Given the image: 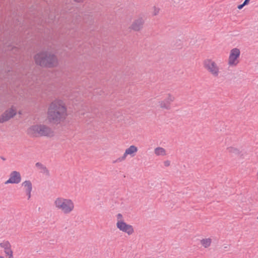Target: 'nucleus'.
<instances>
[{"label":"nucleus","instance_id":"obj_25","mask_svg":"<svg viewBox=\"0 0 258 258\" xmlns=\"http://www.w3.org/2000/svg\"><path fill=\"white\" fill-rule=\"evenodd\" d=\"M36 166V167H40L41 168V169H42V167H44V165H43L40 162H37L35 164Z\"/></svg>","mask_w":258,"mask_h":258},{"label":"nucleus","instance_id":"obj_7","mask_svg":"<svg viewBox=\"0 0 258 258\" xmlns=\"http://www.w3.org/2000/svg\"><path fill=\"white\" fill-rule=\"evenodd\" d=\"M240 54V50L238 48H234L231 50L228 59V63L230 66H235L237 64V59Z\"/></svg>","mask_w":258,"mask_h":258},{"label":"nucleus","instance_id":"obj_32","mask_svg":"<svg viewBox=\"0 0 258 258\" xmlns=\"http://www.w3.org/2000/svg\"><path fill=\"white\" fill-rule=\"evenodd\" d=\"M178 42H179V44H177V46H180V47H181V41H180V40H178Z\"/></svg>","mask_w":258,"mask_h":258},{"label":"nucleus","instance_id":"obj_24","mask_svg":"<svg viewBox=\"0 0 258 258\" xmlns=\"http://www.w3.org/2000/svg\"><path fill=\"white\" fill-rule=\"evenodd\" d=\"M170 162L168 160H166L164 162V166L166 167L169 166L170 165Z\"/></svg>","mask_w":258,"mask_h":258},{"label":"nucleus","instance_id":"obj_8","mask_svg":"<svg viewBox=\"0 0 258 258\" xmlns=\"http://www.w3.org/2000/svg\"><path fill=\"white\" fill-rule=\"evenodd\" d=\"M21 181V176L20 173L17 171H13L10 173V178L5 182V184H18Z\"/></svg>","mask_w":258,"mask_h":258},{"label":"nucleus","instance_id":"obj_36","mask_svg":"<svg viewBox=\"0 0 258 258\" xmlns=\"http://www.w3.org/2000/svg\"><path fill=\"white\" fill-rule=\"evenodd\" d=\"M257 219H258V217H257Z\"/></svg>","mask_w":258,"mask_h":258},{"label":"nucleus","instance_id":"obj_16","mask_svg":"<svg viewBox=\"0 0 258 258\" xmlns=\"http://www.w3.org/2000/svg\"><path fill=\"white\" fill-rule=\"evenodd\" d=\"M211 243V239L210 238L203 239L201 240L202 244L205 247L210 246Z\"/></svg>","mask_w":258,"mask_h":258},{"label":"nucleus","instance_id":"obj_17","mask_svg":"<svg viewBox=\"0 0 258 258\" xmlns=\"http://www.w3.org/2000/svg\"><path fill=\"white\" fill-rule=\"evenodd\" d=\"M227 149L232 154L238 155L240 153L239 150L234 147H230L227 148Z\"/></svg>","mask_w":258,"mask_h":258},{"label":"nucleus","instance_id":"obj_20","mask_svg":"<svg viewBox=\"0 0 258 258\" xmlns=\"http://www.w3.org/2000/svg\"><path fill=\"white\" fill-rule=\"evenodd\" d=\"M42 169L43 170V172L45 173L47 176L50 175L49 171L45 166L42 167Z\"/></svg>","mask_w":258,"mask_h":258},{"label":"nucleus","instance_id":"obj_23","mask_svg":"<svg viewBox=\"0 0 258 258\" xmlns=\"http://www.w3.org/2000/svg\"><path fill=\"white\" fill-rule=\"evenodd\" d=\"M116 217H117V221L118 220H122L121 219L122 218V215L120 213H119L117 215H116Z\"/></svg>","mask_w":258,"mask_h":258},{"label":"nucleus","instance_id":"obj_21","mask_svg":"<svg viewBox=\"0 0 258 258\" xmlns=\"http://www.w3.org/2000/svg\"><path fill=\"white\" fill-rule=\"evenodd\" d=\"M32 190L26 191V194L28 197V200H29L31 198V192Z\"/></svg>","mask_w":258,"mask_h":258},{"label":"nucleus","instance_id":"obj_18","mask_svg":"<svg viewBox=\"0 0 258 258\" xmlns=\"http://www.w3.org/2000/svg\"><path fill=\"white\" fill-rule=\"evenodd\" d=\"M0 246L5 249V250H7V249H10L11 248V244L8 241H4L0 243Z\"/></svg>","mask_w":258,"mask_h":258},{"label":"nucleus","instance_id":"obj_33","mask_svg":"<svg viewBox=\"0 0 258 258\" xmlns=\"http://www.w3.org/2000/svg\"><path fill=\"white\" fill-rule=\"evenodd\" d=\"M78 17H79V18H77V19H78L79 21H81V17L80 15H79V16H78Z\"/></svg>","mask_w":258,"mask_h":258},{"label":"nucleus","instance_id":"obj_14","mask_svg":"<svg viewBox=\"0 0 258 258\" xmlns=\"http://www.w3.org/2000/svg\"><path fill=\"white\" fill-rule=\"evenodd\" d=\"M26 191H30L32 189V184L30 180H25L22 183Z\"/></svg>","mask_w":258,"mask_h":258},{"label":"nucleus","instance_id":"obj_28","mask_svg":"<svg viewBox=\"0 0 258 258\" xmlns=\"http://www.w3.org/2000/svg\"><path fill=\"white\" fill-rule=\"evenodd\" d=\"M244 6H243V4H240V5H239L238 6H237V8L239 9V10H241V9H242V8L244 7Z\"/></svg>","mask_w":258,"mask_h":258},{"label":"nucleus","instance_id":"obj_12","mask_svg":"<svg viewBox=\"0 0 258 258\" xmlns=\"http://www.w3.org/2000/svg\"><path fill=\"white\" fill-rule=\"evenodd\" d=\"M39 131L40 137L49 136L53 133L50 127L46 125L41 124L40 127H39Z\"/></svg>","mask_w":258,"mask_h":258},{"label":"nucleus","instance_id":"obj_11","mask_svg":"<svg viewBox=\"0 0 258 258\" xmlns=\"http://www.w3.org/2000/svg\"><path fill=\"white\" fill-rule=\"evenodd\" d=\"M144 22L143 18H139L133 22L130 28L135 31H139L143 28Z\"/></svg>","mask_w":258,"mask_h":258},{"label":"nucleus","instance_id":"obj_22","mask_svg":"<svg viewBox=\"0 0 258 258\" xmlns=\"http://www.w3.org/2000/svg\"><path fill=\"white\" fill-rule=\"evenodd\" d=\"M32 190L26 191V194L28 197V200H29L31 198V192Z\"/></svg>","mask_w":258,"mask_h":258},{"label":"nucleus","instance_id":"obj_35","mask_svg":"<svg viewBox=\"0 0 258 258\" xmlns=\"http://www.w3.org/2000/svg\"><path fill=\"white\" fill-rule=\"evenodd\" d=\"M0 258H4V256H0Z\"/></svg>","mask_w":258,"mask_h":258},{"label":"nucleus","instance_id":"obj_3","mask_svg":"<svg viewBox=\"0 0 258 258\" xmlns=\"http://www.w3.org/2000/svg\"><path fill=\"white\" fill-rule=\"evenodd\" d=\"M55 205L58 209H61L64 214H69L73 211L74 205L71 200L58 198L55 200Z\"/></svg>","mask_w":258,"mask_h":258},{"label":"nucleus","instance_id":"obj_19","mask_svg":"<svg viewBox=\"0 0 258 258\" xmlns=\"http://www.w3.org/2000/svg\"><path fill=\"white\" fill-rule=\"evenodd\" d=\"M126 156L127 155H125V153H124L122 157L117 159L115 161H114V162H118L124 160L126 158Z\"/></svg>","mask_w":258,"mask_h":258},{"label":"nucleus","instance_id":"obj_27","mask_svg":"<svg viewBox=\"0 0 258 258\" xmlns=\"http://www.w3.org/2000/svg\"><path fill=\"white\" fill-rule=\"evenodd\" d=\"M249 2H250V0H245L243 3V6L247 5V4H248Z\"/></svg>","mask_w":258,"mask_h":258},{"label":"nucleus","instance_id":"obj_2","mask_svg":"<svg viewBox=\"0 0 258 258\" xmlns=\"http://www.w3.org/2000/svg\"><path fill=\"white\" fill-rule=\"evenodd\" d=\"M34 60L36 65L42 68H53L58 65L57 56L48 50H42L34 55Z\"/></svg>","mask_w":258,"mask_h":258},{"label":"nucleus","instance_id":"obj_30","mask_svg":"<svg viewBox=\"0 0 258 258\" xmlns=\"http://www.w3.org/2000/svg\"><path fill=\"white\" fill-rule=\"evenodd\" d=\"M9 258H13V251H10V256H9Z\"/></svg>","mask_w":258,"mask_h":258},{"label":"nucleus","instance_id":"obj_31","mask_svg":"<svg viewBox=\"0 0 258 258\" xmlns=\"http://www.w3.org/2000/svg\"><path fill=\"white\" fill-rule=\"evenodd\" d=\"M159 12V10L158 11H156V10H155V12H154V15H157L158 13Z\"/></svg>","mask_w":258,"mask_h":258},{"label":"nucleus","instance_id":"obj_13","mask_svg":"<svg viewBox=\"0 0 258 258\" xmlns=\"http://www.w3.org/2000/svg\"><path fill=\"white\" fill-rule=\"evenodd\" d=\"M137 151L138 148L134 145H132L125 150V153L126 155H130L132 157H134L135 156V153Z\"/></svg>","mask_w":258,"mask_h":258},{"label":"nucleus","instance_id":"obj_4","mask_svg":"<svg viewBox=\"0 0 258 258\" xmlns=\"http://www.w3.org/2000/svg\"><path fill=\"white\" fill-rule=\"evenodd\" d=\"M16 107L12 105L10 108L8 109L0 116V123H3L9 121L17 114Z\"/></svg>","mask_w":258,"mask_h":258},{"label":"nucleus","instance_id":"obj_15","mask_svg":"<svg viewBox=\"0 0 258 258\" xmlns=\"http://www.w3.org/2000/svg\"><path fill=\"white\" fill-rule=\"evenodd\" d=\"M155 153L157 156H164L166 155V151L162 147H157L155 149Z\"/></svg>","mask_w":258,"mask_h":258},{"label":"nucleus","instance_id":"obj_29","mask_svg":"<svg viewBox=\"0 0 258 258\" xmlns=\"http://www.w3.org/2000/svg\"><path fill=\"white\" fill-rule=\"evenodd\" d=\"M73 1L77 3H82L84 1V0H73Z\"/></svg>","mask_w":258,"mask_h":258},{"label":"nucleus","instance_id":"obj_10","mask_svg":"<svg viewBox=\"0 0 258 258\" xmlns=\"http://www.w3.org/2000/svg\"><path fill=\"white\" fill-rule=\"evenodd\" d=\"M175 99L174 97L172 96L170 94H168V97L163 101L159 102L160 107L161 108L169 110L171 108L170 104Z\"/></svg>","mask_w":258,"mask_h":258},{"label":"nucleus","instance_id":"obj_9","mask_svg":"<svg viewBox=\"0 0 258 258\" xmlns=\"http://www.w3.org/2000/svg\"><path fill=\"white\" fill-rule=\"evenodd\" d=\"M40 124H35L30 126L27 129V134L32 138H36L40 137Z\"/></svg>","mask_w":258,"mask_h":258},{"label":"nucleus","instance_id":"obj_34","mask_svg":"<svg viewBox=\"0 0 258 258\" xmlns=\"http://www.w3.org/2000/svg\"><path fill=\"white\" fill-rule=\"evenodd\" d=\"M1 158L3 160V161H5L6 160V159L3 156H1Z\"/></svg>","mask_w":258,"mask_h":258},{"label":"nucleus","instance_id":"obj_26","mask_svg":"<svg viewBox=\"0 0 258 258\" xmlns=\"http://www.w3.org/2000/svg\"><path fill=\"white\" fill-rule=\"evenodd\" d=\"M12 251V250H11V248H10V249H7V250H5V253H6L7 254L9 255V256H10V251Z\"/></svg>","mask_w":258,"mask_h":258},{"label":"nucleus","instance_id":"obj_6","mask_svg":"<svg viewBox=\"0 0 258 258\" xmlns=\"http://www.w3.org/2000/svg\"><path fill=\"white\" fill-rule=\"evenodd\" d=\"M116 227L120 231L126 233L129 235L132 234L134 232L133 227L126 224L123 220H118L116 223Z\"/></svg>","mask_w":258,"mask_h":258},{"label":"nucleus","instance_id":"obj_5","mask_svg":"<svg viewBox=\"0 0 258 258\" xmlns=\"http://www.w3.org/2000/svg\"><path fill=\"white\" fill-rule=\"evenodd\" d=\"M204 67L208 70L214 76L217 77L219 74V68L217 64L211 59L204 61Z\"/></svg>","mask_w":258,"mask_h":258},{"label":"nucleus","instance_id":"obj_1","mask_svg":"<svg viewBox=\"0 0 258 258\" xmlns=\"http://www.w3.org/2000/svg\"><path fill=\"white\" fill-rule=\"evenodd\" d=\"M67 116V108L60 99L51 102L47 108L46 121L51 125H57L63 121Z\"/></svg>","mask_w":258,"mask_h":258}]
</instances>
